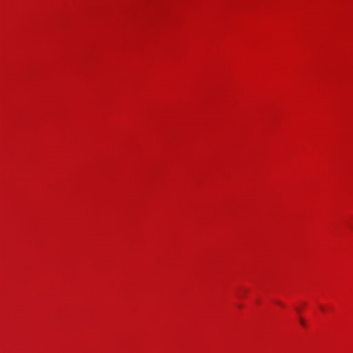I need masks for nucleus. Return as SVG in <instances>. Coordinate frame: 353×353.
I'll list each match as a JSON object with an SVG mask.
<instances>
[{"instance_id":"f257e3e1","label":"nucleus","mask_w":353,"mask_h":353,"mask_svg":"<svg viewBox=\"0 0 353 353\" xmlns=\"http://www.w3.org/2000/svg\"><path fill=\"white\" fill-rule=\"evenodd\" d=\"M276 303H277L278 305H281V306H283V303H281V301H276Z\"/></svg>"},{"instance_id":"f03ea898","label":"nucleus","mask_w":353,"mask_h":353,"mask_svg":"<svg viewBox=\"0 0 353 353\" xmlns=\"http://www.w3.org/2000/svg\"><path fill=\"white\" fill-rule=\"evenodd\" d=\"M300 323L302 324V325H304V321L303 319H300Z\"/></svg>"}]
</instances>
